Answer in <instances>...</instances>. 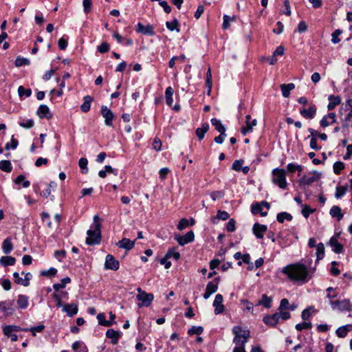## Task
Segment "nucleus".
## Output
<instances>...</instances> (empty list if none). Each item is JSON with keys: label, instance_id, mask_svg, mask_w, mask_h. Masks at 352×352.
Returning a JSON list of instances; mask_svg holds the SVG:
<instances>
[{"label": "nucleus", "instance_id": "1", "mask_svg": "<svg viewBox=\"0 0 352 352\" xmlns=\"http://www.w3.org/2000/svg\"><path fill=\"white\" fill-rule=\"evenodd\" d=\"M311 262V259L308 261L309 266H310ZM316 269V266L309 267L303 263H296L283 267L281 272L292 282L302 285L313 278Z\"/></svg>", "mask_w": 352, "mask_h": 352}, {"label": "nucleus", "instance_id": "2", "mask_svg": "<svg viewBox=\"0 0 352 352\" xmlns=\"http://www.w3.org/2000/svg\"><path fill=\"white\" fill-rule=\"evenodd\" d=\"M100 226L101 220L98 215H95L91 229L87 230L88 236L86 239V243L89 245L98 244L100 241Z\"/></svg>", "mask_w": 352, "mask_h": 352}, {"label": "nucleus", "instance_id": "3", "mask_svg": "<svg viewBox=\"0 0 352 352\" xmlns=\"http://www.w3.org/2000/svg\"><path fill=\"white\" fill-rule=\"evenodd\" d=\"M339 115L343 126L348 127L352 124V98H349L342 103Z\"/></svg>", "mask_w": 352, "mask_h": 352}, {"label": "nucleus", "instance_id": "4", "mask_svg": "<svg viewBox=\"0 0 352 352\" xmlns=\"http://www.w3.org/2000/svg\"><path fill=\"white\" fill-rule=\"evenodd\" d=\"M232 332L234 335L233 343L236 346H245L250 337V332L247 328H243L241 326L237 325L233 327Z\"/></svg>", "mask_w": 352, "mask_h": 352}, {"label": "nucleus", "instance_id": "5", "mask_svg": "<svg viewBox=\"0 0 352 352\" xmlns=\"http://www.w3.org/2000/svg\"><path fill=\"white\" fill-rule=\"evenodd\" d=\"M272 182L281 189H286L287 182L286 180V171L284 169L276 168L272 171Z\"/></svg>", "mask_w": 352, "mask_h": 352}, {"label": "nucleus", "instance_id": "6", "mask_svg": "<svg viewBox=\"0 0 352 352\" xmlns=\"http://www.w3.org/2000/svg\"><path fill=\"white\" fill-rule=\"evenodd\" d=\"M137 299L140 302L138 304L139 307H148L153 300V295L152 294H148L144 291L142 290L141 288L138 289Z\"/></svg>", "mask_w": 352, "mask_h": 352}, {"label": "nucleus", "instance_id": "7", "mask_svg": "<svg viewBox=\"0 0 352 352\" xmlns=\"http://www.w3.org/2000/svg\"><path fill=\"white\" fill-rule=\"evenodd\" d=\"M329 303L333 309H338L341 311H349L352 309V305L348 299L331 300Z\"/></svg>", "mask_w": 352, "mask_h": 352}, {"label": "nucleus", "instance_id": "8", "mask_svg": "<svg viewBox=\"0 0 352 352\" xmlns=\"http://www.w3.org/2000/svg\"><path fill=\"white\" fill-rule=\"evenodd\" d=\"M265 207L267 210L270 209V204L267 201H261V203H254L252 205V212L254 214H260L262 217H265L267 212H263V208Z\"/></svg>", "mask_w": 352, "mask_h": 352}, {"label": "nucleus", "instance_id": "9", "mask_svg": "<svg viewBox=\"0 0 352 352\" xmlns=\"http://www.w3.org/2000/svg\"><path fill=\"white\" fill-rule=\"evenodd\" d=\"M175 239L180 245L184 246L186 244L194 241L195 234L194 232L192 230H190L183 236L179 234L175 235Z\"/></svg>", "mask_w": 352, "mask_h": 352}, {"label": "nucleus", "instance_id": "10", "mask_svg": "<svg viewBox=\"0 0 352 352\" xmlns=\"http://www.w3.org/2000/svg\"><path fill=\"white\" fill-rule=\"evenodd\" d=\"M223 296L220 294H218L215 296L214 300L213 301V307H214V314L218 315L223 313L225 310L224 305L223 304Z\"/></svg>", "mask_w": 352, "mask_h": 352}, {"label": "nucleus", "instance_id": "11", "mask_svg": "<svg viewBox=\"0 0 352 352\" xmlns=\"http://www.w3.org/2000/svg\"><path fill=\"white\" fill-rule=\"evenodd\" d=\"M316 111H317L316 106L313 103H310L309 106L307 109L302 108L300 110V113L305 118L313 119L315 117Z\"/></svg>", "mask_w": 352, "mask_h": 352}, {"label": "nucleus", "instance_id": "12", "mask_svg": "<svg viewBox=\"0 0 352 352\" xmlns=\"http://www.w3.org/2000/svg\"><path fill=\"white\" fill-rule=\"evenodd\" d=\"M245 119V126L242 127L241 130L243 135L252 132L253 127L257 124V120L256 119L252 120L250 115H247Z\"/></svg>", "mask_w": 352, "mask_h": 352}, {"label": "nucleus", "instance_id": "13", "mask_svg": "<svg viewBox=\"0 0 352 352\" xmlns=\"http://www.w3.org/2000/svg\"><path fill=\"white\" fill-rule=\"evenodd\" d=\"M14 280L16 284L21 285L25 287H28L30 285V280L32 277V275L28 272L25 274L24 278H21L18 272L13 274Z\"/></svg>", "mask_w": 352, "mask_h": 352}, {"label": "nucleus", "instance_id": "14", "mask_svg": "<svg viewBox=\"0 0 352 352\" xmlns=\"http://www.w3.org/2000/svg\"><path fill=\"white\" fill-rule=\"evenodd\" d=\"M120 264L118 261L111 254H108L105 258L104 267L111 270H118L119 269Z\"/></svg>", "mask_w": 352, "mask_h": 352}, {"label": "nucleus", "instance_id": "15", "mask_svg": "<svg viewBox=\"0 0 352 352\" xmlns=\"http://www.w3.org/2000/svg\"><path fill=\"white\" fill-rule=\"evenodd\" d=\"M12 306L13 302L12 301L6 300L0 302V310L3 313L5 317L13 314L14 310Z\"/></svg>", "mask_w": 352, "mask_h": 352}, {"label": "nucleus", "instance_id": "16", "mask_svg": "<svg viewBox=\"0 0 352 352\" xmlns=\"http://www.w3.org/2000/svg\"><path fill=\"white\" fill-rule=\"evenodd\" d=\"M101 113L102 117L104 118L105 124L107 126H111L112 121L114 119L113 112L107 106H102Z\"/></svg>", "mask_w": 352, "mask_h": 352}, {"label": "nucleus", "instance_id": "17", "mask_svg": "<svg viewBox=\"0 0 352 352\" xmlns=\"http://www.w3.org/2000/svg\"><path fill=\"white\" fill-rule=\"evenodd\" d=\"M336 122V115L335 113H329L320 120V126L323 128L327 127Z\"/></svg>", "mask_w": 352, "mask_h": 352}, {"label": "nucleus", "instance_id": "18", "mask_svg": "<svg viewBox=\"0 0 352 352\" xmlns=\"http://www.w3.org/2000/svg\"><path fill=\"white\" fill-rule=\"evenodd\" d=\"M122 336V333L119 331H115L113 329H109L106 332V337L111 339V342L113 344H118L119 339Z\"/></svg>", "mask_w": 352, "mask_h": 352}, {"label": "nucleus", "instance_id": "19", "mask_svg": "<svg viewBox=\"0 0 352 352\" xmlns=\"http://www.w3.org/2000/svg\"><path fill=\"white\" fill-rule=\"evenodd\" d=\"M218 289V283L214 281L209 282L206 288V291L203 294L204 299H208L212 294L215 293Z\"/></svg>", "mask_w": 352, "mask_h": 352}, {"label": "nucleus", "instance_id": "20", "mask_svg": "<svg viewBox=\"0 0 352 352\" xmlns=\"http://www.w3.org/2000/svg\"><path fill=\"white\" fill-rule=\"evenodd\" d=\"M267 226L256 223L253 226L252 230L257 239H262L264 233L267 231Z\"/></svg>", "mask_w": 352, "mask_h": 352}, {"label": "nucleus", "instance_id": "21", "mask_svg": "<svg viewBox=\"0 0 352 352\" xmlns=\"http://www.w3.org/2000/svg\"><path fill=\"white\" fill-rule=\"evenodd\" d=\"M78 305L75 303L66 304L63 307V311L65 312L67 315L72 317L78 313Z\"/></svg>", "mask_w": 352, "mask_h": 352}, {"label": "nucleus", "instance_id": "22", "mask_svg": "<svg viewBox=\"0 0 352 352\" xmlns=\"http://www.w3.org/2000/svg\"><path fill=\"white\" fill-rule=\"evenodd\" d=\"M136 31L144 35L153 36L154 34L153 28L151 25L144 26L140 23H138Z\"/></svg>", "mask_w": 352, "mask_h": 352}, {"label": "nucleus", "instance_id": "23", "mask_svg": "<svg viewBox=\"0 0 352 352\" xmlns=\"http://www.w3.org/2000/svg\"><path fill=\"white\" fill-rule=\"evenodd\" d=\"M116 245L120 248L125 249L126 250H130L134 247L135 241L124 238L121 241H119Z\"/></svg>", "mask_w": 352, "mask_h": 352}, {"label": "nucleus", "instance_id": "24", "mask_svg": "<svg viewBox=\"0 0 352 352\" xmlns=\"http://www.w3.org/2000/svg\"><path fill=\"white\" fill-rule=\"evenodd\" d=\"M352 331V324H349L338 328L336 333L339 338H344L346 336L348 332Z\"/></svg>", "mask_w": 352, "mask_h": 352}, {"label": "nucleus", "instance_id": "25", "mask_svg": "<svg viewBox=\"0 0 352 352\" xmlns=\"http://www.w3.org/2000/svg\"><path fill=\"white\" fill-rule=\"evenodd\" d=\"M329 245L332 248V250L337 253H341L343 251V246L341 243H340L338 239L335 237L331 238L329 240Z\"/></svg>", "mask_w": 352, "mask_h": 352}, {"label": "nucleus", "instance_id": "26", "mask_svg": "<svg viewBox=\"0 0 352 352\" xmlns=\"http://www.w3.org/2000/svg\"><path fill=\"white\" fill-rule=\"evenodd\" d=\"M37 114L40 118H46L49 119L52 117L50 109L45 104L40 105L37 111Z\"/></svg>", "mask_w": 352, "mask_h": 352}, {"label": "nucleus", "instance_id": "27", "mask_svg": "<svg viewBox=\"0 0 352 352\" xmlns=\"http://www.w3.org/2000/svg\"><path fill=\"white\" fill-rule=\"evenodd\" d=\"M279 317L277 313H275L272 315H269L263 318V322L266 324H269L271 326L276 325L279 321Z\"/></svg>", "mask_w": 352, "mask_h": 352}, {"label": "nucleus", "instance_id": "28", "mask_svg": "<svg viewBox=\"0 0 352 352\" xmlns=\"http://www.w3.org/2000/svg\"><path fill=\"white\" fill-rule=\"evenodd\" d=\"M330 102L327 105L328 110H333L336 106L338 105L341 102V98L340 96H335L333 95H330L328 98Z\"/></svg>", "mask_w": 352, "mask_h": 352}, {"label": "nucleus", "instance_id": "29", "mask_svg": "<svg viewBox=\"0 0 352 352\" xmlns=\"http://www.w3.org/2000/svg\"><path fill=\"white\" fill-rule=\"evenodd\" d=\"M16 303L18 305V307L21 309H26L28 306V297L25 295H19Z\"/></svg>", "mask_w": 352, "mask_h": 352}, {"label": "nucleus", "instance_id": "30", "mask_svg": "<svg viewBox=\"0 0 352 352\" xmlns=\"http://www.w3.org/2000/svg\"><path fill=\"white\" fill-rule=\"evenodd\" d=\"M13 250V245L11 238L8 237L2 243V251L4 254H8Z\"/></svg>", "mask_w": 352, "mask_h": 352}, {"label": "nucleus", "instance_id": "31", "mask_svg": "<svg viewBox=\"0 0 352 352\" xmlns=\"http://www.w3.org/2000/svg\"><path fill=\"white\" fill-rule=\"evenodd\" d=\"M209 130V124L204 123L200 128L196 129V135L199 140H201L206 132Z\"/></svg>", "mask_w": 352, "mask_h": 352}, {"label": "nucleus", "instance_id": "32", "mask_svg": "<svg viewBox=\"0 0 352 352\" xmlns=\"http://www.w3.org/2000/svg\"><path fill=\"white\" fill-rule=\"evenodd\" d=\"M83 103L80 106V109L82 112H87L91 107V102L93 101V98L90 96H85L83 98Z\"/></svg>", "mask_w": 352, "mask_h": 352}, {"label": "nucleus", "instance_id": "33", "mask_svg": "<svg viewBox=\"0 0 352 352\" xmlns=\"http://www.w3.org/2000/svg\"><path fill=\"white\" fill-rule=\"evenodd\" d=\"M173 89L171 87H168L165 91V100L168 106L171 107L173 102Z\"/></svg>", "mask_w": 352, "mask_h": 352}, {"label": "nucleus", "instance_id": "34", "mask_svg": "<svg viewBox=\"0 0 352 352\" xmlns=\"http://www.w3.org/2000/svg\"><path fill=\"white\" fill-rule=\"evenodd\" d=\"M272 299L266 294H263L261 298L258 301L257 305H263L265 308H270Z\"/></svg>", "mask_w": 352, "mask_h": 352}, {"label": "nucleus", "instance_id": "35", "mask_svg": "<svg viewBox=\"0 0 352 352\" xmlns=\"http://www.w3.org/2000/svg\"><path fill=\"white\" fill-rule=\"evenodd\" d=\"M295 87V85L294 83H289V84H283L280 85V89L282 91V94L285 98H287L290 94V91L294 89Z\"/></svg>", "mask_w": 352, "mask_h": 352}, {"label": "nucleus", "instance_id": "36", "mask_svg": "<svg viewBox=\"0 0 352 352\" xmlns=\"http://www.w3.org/2000/svg\"><path fill=\"white\" fill-rule=\"evenodd\" d=\"M330 214L333 217H336L338 221L342 219L343 214L342 212L340 207L338 206H333L330 210Z\"/></svg>", "mask_w": 352, "mask_h": 352}, {"label": "nucleus", "instance_id": "37", "mask_svg": "<svg viewBox=\"0 0 352 352\" xmlns=\"http://www.w3.org/2000/svg\"><path fill=\"white\" fill-rule=\"evenodd\" d=\"M211 124L212 126L215 127L216 130L218 132H219L220 133H226V128L222 124L221 120L216 118H212L211 120Z\"/></svg>", "mask_w": 352, "mask_h": 352}, {"label": "nucleus", "instance_id": "38", "mask_svg": "<svg viewBox=\"0 0 352 352\" xmlns=\"http://www.w3.org/2000/svg\"><path fill=\"white\" fill-rule=\"evenodd\" d=\"M316 261L317 263L320 260L322 259L324 256V246L322 243H319L316 245Z\"/></svg>", "mask_w": 352, "mask_h": 352}, {"label": "nucleus", "instance_id": "39", "mask_svg": "<svg viewBox=\"0 0 352 352\" xmlns=\"http://www.w3.org/2000/svg\"><path fill=\"white\" fill-rule=\"evenodd\" d=\"M16 259L12 256H2L0 258V264L4 267L14 265Z\"/></svg>", "mask_w": 352, "mask_h": 352}, {"label": "nucleus", "instance_id": "40", "mask_svg": "<svg viewBox=\"0 0 352 352\" xmlns=\"http://www.w3.org/2000/svg\"><path fill=\"white\" fill-rule=\"evenodd\" d=\"M71 282L69 277H65L61 280L60 283H56L53 285V288L55 291H58L60 289L64 288L66 285Z\"/></svg>", "mask_w": 352, "mask_h": 352}, {"label": "nucleus", "instance_id": "41", "mask_svg": "<svg viewBox=\"0 0 352 352\" xmlns=\"http://www.w3.org/2000/svg\"><path fill=\"white\" fill-rule=\"evenodd\" d=\"M276 219L279 223H283L285 220L291 221L292 216L286 212H283L277 214Z\"/></svg>", "mask_w": 352, "mask_h": 352}, {"label": "nucleus", "instance_id": "42", "mask_svg": "<svg viewBox=\"0 0 352 352\" xmlns=\"http://www.w3.org/2000/svg\"><path fill=\"white\" fill-rule=\"evenodd\" d=\"M206 87H208V94L209 95L212 85V73L210 68L209 67L207 71L206 74Z\"/></svg>", "mask_w": 352, "mask_h": 352}, {"label": "nucleus", "instance_id": "43", "mask_svg": "<svg viewBox=\"0 0 352 352\" xmlns=\"http://www.w3.org/2000/svg\"><path fill=\"white\" fill-rule=\"evenodd\" d=\"M0 170L6 173H10L12 170L11 163L8 160H2L0 162Z\"/></svg>", "mask_w": 352, "mask_h": 352}, {"label": "nucleus", "instance_id": "44", "mask_svg": "<svg viewBox=\"0 0 352 352\" xmlns=\"http://www.w3.org/2000/svg\"><path fill=\"white\" fill-rule=\"evenodd\" d=\"M97 319H98V323L100 325H102L104 327H111V322H108V320H106L105 316L102 313H100L98 314Z\"/></svg>", "mask_w": 352, "mask_h": 352}, {"label": "nucleus", "instance_id": "45", "mask_svg": "<svg viewBox=\"0 0 352 352\" xmlns=\"http://www.w3.org/2000/svg\"><path fill=\"white\" fill-rule=\"evenodd\" d=\"M316 180L315 176H304L300 180V183L302 185L309 186Z\"/></svg>", "mask_w": 352, "mask_h": 352}, {"label": "nucleus", "instance_id": "46", "mask_svg": "<svg viewBox=\"0 0 352 352\" xmlns=\"http://www.w3.org/2000/svg\"><path fill=\"white\" fill-rule=\"evenodd\" d=\"M234 258L236 260L241 259L245 263H250V256L248 254H242L241 252H236L234 254Z\"/></svg>", "mask_w": 352, "mask_h": 352}, {"label": "nucleus", "instance_id": "47", "mask_svg": "<svg viewBox=\"0 0 352 352\" xmlns=\"http://www.w3.org/2000/svg\"><path fill=\"white\" fill-rule=\"evenodd\" d=\"M166 26L170 31L176 30L177 32H179V29L178 28V21L176 19L172 21H167L166 23Z\"/></svg>", "mask_w": 352, "mask_h": 352}, {"label": "nucleus", "instance_id": "48", "mask_svg": "<svg viewBox=\"0 0 352 352\" xmlns=\"http://www.w3.org/2000/svg\"><path fill=\"white\" fill-rule=\"evenodd\" d=\"M204 331V329L201 326H192L191 328H190L188 331V333L189 335H194V334H196V335H200L203 333Z\"/></svg>", "mask_w": 352, "mask_h": 352}, {"label": "nucleus", "instance_id": "49", "mask_svg": "<svg viewBox=\"0 0 352 352\" xmlns=\"http://www.w3.org/2000/svg\"><path fill=\"white\" fill-rule=\"evenodd\" d=\"M18 94L20 97L25 96L29 97L31 96L32 91L30 89H25L23 86H19L18 88Z\"/></svg>", "mask_w": 352, "mask_h": 352}, {"label": "nucleus", "instance_id": "50", "mask_svg": "<svg viewBox=\"0 0 352 352\" xmlns=\"http://www.w3.org/2000/svg\"><path fill=\"white\" fill-rule=\"evenodd\" d=\"M87 164L88 160L86 158L82 157L79 160L78 165L82 169V173H87L88 172Z\"/></svg>", "mask_w": 352, "mask_h": 352}, {"label": "nucleus", "instance_id": "51", "mask_svg": "<svg viewBox=\"0 0 352 352\" xmlns=\"http://www.w3.org/2000/svg\"><path fill=\"white\" fill-rule=\"evenodd\" d=\"M166 254V257L173 258L175 260H178L180 258V254L175 251V248L169 249Z\"/></svg>", "mask_w": 352, "mask_h": 352}, {"label": "nucleus", "instance_id": "52", "mask_svg": "<svg viewBox=\"0 0 352 352\" xmlns=\"http://www.w3.org/2000/svg\"><path fill=\"white\" fill-rule=\"evenodd\" d=\"M241 303L243 305L244 310L253 312V303L245 299L241 300Z\"/></svg>", "mask_w": 352, "mask_h": 352}, {"label": "nucleus", "instance_id": "53", "mask_svg": "<svg viewBox=\"0 0 352 352\" xmlns=\"http://www.w3.org/2000/svg\"><path fill=\"white\" fill-rule=\"evenodd\" d=\"M34 122L32 119L23 120L19 122V125L25 129H31L34 126Z\"/></svg>", "mask_w": 352, "mask_h": 352}, {"label": "nucleus", "instance_id": "54", "mask_svg": "<svg viewBox=\"0 0 352 352\" xmlns=\"http://www.w3.org/2000/svg\"><path fill=\"white\" fill-rule=\"evenodd\" d=\"M311 327H312V325H311V322H303L302 323H298V324H296L295 328L297 331H300L303 329H311Z\"/></svg>", "mask_w": 352, "mask_h": 352}, {"label": "nucleus", "instance_id": "55", "mask_svg": "<svg viewBox=\"0 0 352 352\" xmlns=\"http://www.w3.org/2000/svg\"><path fill=\"white\" fill-rule=\"evenodd\" d=\"M30 64V60L27 58L17 57L15 60V65L16 67H21L23 65H28Z\"/></svg>", "mask_w": 352, "mask_h": 352}, {"label": "nucleus", "instance_id": "56", "mask_svg": "<svg viewBox=\"0 0 352 352\" xmlns=\"http://www.w3.org/2000/svg\"><path fill=\"white\" fill-rule=\"evenodd\" d=\"M287 170L289 173H294L296 170H298V172H301L302 168L298 164L290 163L287 165Z\"/></svg>", "mask_w": 352, "mask_h": 352}, {"label": "nucleus", "instance_id": "57", "mask_svg": "<svg viewBox=\"0 0 352 352\" xmlns=\"http://www.w3.org/2000/svg\"><path fill=\"white\" fill-rule=\"evenodd\" d=\"M344 168V164L342 162H336L333 164V171L336 174H340V171Z\"/></svg>", "mask_w": 352, "mask_h": 352}, {"label": "nucleus", "instance_id": "58", "mask_svg": "<svg viewBox=\"0 0 352 352\" xmlns=\"http://www.w3.org/2000/svg\"><path fill=\"white\" fill-rule=\"evenodd\" d=\"M188 226H189L188 220L187 219L183 218L179 221V223L177 224V228L179 230H183L184 229L187 228Z\"/></svg>", "mask_w": 352, "mask_h": 352}, {"label": "nucleus", "instance_id": "59", "mask_svg": "<svg viewBox=\"0 0 352 352\" xmlns=\"http://www.w3.org/2000/svg\"><path fill=\"white\" fill-rule=\"evenodd\" d=\"M346 188L344 186L337 187L335 197L336 198H340L344 195V194L346 193Z\"/></svg>", "mask_w": 352, "mask_h": 352}, {"label": "nucleus", "instance_id": "60", "mask_svg": "<svg viewBox=\"0 0 352 352\" xmlns=\"http://www.w3.org/2000/svg\"><path fill=\"white\" fill-rule=\"evenodd\" d=\"M92 5L91 0H83L82 6L83 10L85 13H89L91 11V8Z\"/></svg>", "mask_w": 352, "mask_h": 352}, {"label": "nucleus", "instance_id": "61", "mask_svg": "<svg viewBox=\"0 0 352 352\" xmlns=\"http://www.w3.org/2000/svg\"><path fill=\"white\" fill-rule=\"evenodd\" d=\"M327 297L331 300H332L333 298H336L337 296V293L336 292L335 289H333L331 287H329L327 289Z\"/></svg>", "mask_w": 352, "mask_h": 352}, {"label": "nucleus", "instance_id": "62", "mask_svg": "<svg viewBox=\"0 0 352 352\" xmlns=\"http://www.w3.org/2000/svg\"><path fill=\"white\" fill-rule=\"evenodd\" d=\"M18 146V141L12 137L11 141L10 143H7L6 144V149L9 150L10 148L12 149H15Z\"/></svg>", "mask_w": 352, "mask_h": 352}, {"label": "nucleus", "instance_id": "63", "mask_svg": "<svg viewBox=\"0 0 352 352\" xmlns=\"http://www.w3.org/2000/svg\"><path fill=\"white\" fill-rule=\"evenodd\" d=\"M109 50V45L107 43L103 42L98 46V51L100 53H105Z\"/></svg>", "mask_w": 352, "mask_h": 352}, {"label": "nucleus", "instance_id": "64", "mask_svg": "<svg viewBox=\"0 0 352 352\" xmlns=\"http://www.w3.org/2000/svg\"><path fill=\"white\" fill-rule=\"evenodd\" d=\"M312 212H314V210L310 208L308 206H302V214L305 218H307L309 216V214H311Z\"/></svg>", "mask_w": 352, "mask_h": 352}]
</instances>
